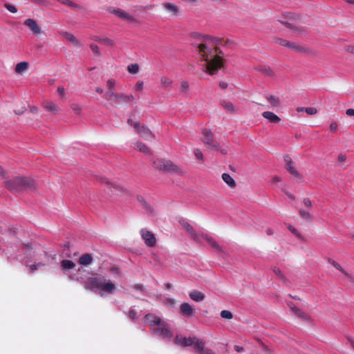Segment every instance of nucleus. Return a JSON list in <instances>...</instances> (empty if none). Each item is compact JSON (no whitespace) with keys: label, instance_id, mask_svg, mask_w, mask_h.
<instances>
[{"label":"nucleus","instance_id":"nucleus-1","mask_svg":"<svg viewBox=\"0 0 354 354\" xmlns=\"http://www.w3.org/2000/svg\"><path fill=\"white\" fill-rule=\"evenodd\" d=\"M199 42L194 46L202 62H205L204 72L210 75L216 74L223 66V52L218 46L220 39L209 35H201Z\"/></svg>","mask_w":354,"mask_h":354},{"label":"nucleus","instance_id":"nucleus-2","mask_svg":"<svg viewBox=\"0 0 354 354\" xmlns=\"http://www.w3.org/2000/svg\"><path fill=\"white\" fill-rule=\"evenodd\" d=\"M84 286L88 290L93 291L98 289L108 294L113 293L116 289L115 284L102 275L88 277L84 282Z\"/></svg>","mask_w":354,"mask_h":354},{"label":"nucleus","instance_id":"nucleus-3","mask_svg":"<svg viewBox=\"0 0 354 354\" xmlns=\"http://www.w3.org/2000/svg\"><path fill=\"white\" fill-rule=\"evenodd\" d=\"M176 343L182 346H193L197 354H215L213 351L205 347V342L203 340L195 336L185 337L177 335L176 337Z\"/></svg>","mask_w":354,"mask_h":354},{"label":"nucleus","instance_id":"nucleus-4","mask_svg":"<svg viewBox=\"0 0 354 354\" xmlns=\"http://www.w3.org/2000/svg\"><path fill=\"white\" fill-rule=\"evenodd\" d=\"M5 187L10 192H21L35 187V181L28 177L16 176L4 182Z\"/></svg>","mask_w":354,"mask_h":354},{"label":"nucleus","instance_id":"nucleus-5","mask_svg":"<svg viewBox=\"0 0 354 354\" xmlns=\"http://www.w3.org/2000/svg\"><path fill=\"white\" fill-rule=\"evenodd\" d=\"M145 319L155 326L153 328L154 334L162 338H171L172 337V333L160 317L148 314L145 315Z\"/></svg>","mask_w":354,"mask_h":354},{"label":"nucleus","instance_id":"nucleus-6","mask_svg":"<svg viewBox=\"0 0 354 354\" xmlns=\"http://www.w3.org/2000/svg\"><path fill=\"white\" fill-rule=\"evenodd\" d=\"M202 134L203 136L202 142L209 149L214 151H219L222 154L224 155L227 153V149L221 147L219 143L214 140V136L210 130L205 129L202 131Z\"/></svg>","mask_w":354,"mask_h":354},{"label":"nucleus","instance_id":"nucleus-7","mask_svg":"<svg viewBox=\"0 0 354 354\" xmlns=\"http://www.w3.org/2000/svg\"><path fill=\"white\" fill-rule=\"evenodd\" d=\"M153 165L156 169L164 172L183 173V170L169 160L158 158L153 161Z\"/></svg>","mask_w":354,"mask_h":354},{"label":"nucleus","instance_id":"nucleus-8","mask_svg":"<svg viewBox=\"0 0 354 354\" xmlns=\"http://www.w3.org/2000/svg\"><path fill=\"white\" fill-rule=\"evenodd\" d=\"M105 98L112 104L129 103L134 100V97L132 95L118 93L116 91H106Z\"/></svg>","mask_w":354,"mask_h":354},{"label":"nucleus","instance_id":"nucleus-9","mask_svg":"<svg viewBox=\"0 0 354 354\" xmlns=\"http://www.w3.org/2000/svg\"><path fill=\"white\" fill-rule=\"evenodd\" d=\"M287 20H279V21L287 26L288 28L292 29L295 35H299L304 32L302 27H297L293 24L294 22L300 21V17L294 13H288L286 15Z\"/></svg>","mask_w":354,"mask_h":354},{"label":"nucleus","instance_id":"nucleus-10","mask_svg":"<svg viewBox=\"0 0 354 354\" xmlns=\"http://www.w3.org/2000/svg\"><path fill=\"white\" fill-rule=\"evenodd\" d=\"M127 123L136 129L137 132L141 135L142 138L146 140H151L154 138L152 132L145 126L140 127V124L137 122H133L131 119H129Z\"/></svg>","mask_w":354,"mask_h":354},{"label":"nucleus","instance_id":"nucleus-11","mask_svg":"<svg viewBox=\"0 0 354 354\" xmlns=\"http://www.w3.org/2000/svg\"><path fill=\"white\" fill-rule=\"evenodd\" d=\"M140 235L148 247H153L156 245V239L154 234L151 232L147 229H142L140 230Z\"/></svg>","mask_w":354,"mask_h":354},{"label":"nucleus","instance_id":"nucleus-12","mask_svg":"<svg viewBox=\"0 0 354 354\" xmlns=\"http://www.w3.org/2000/svg\"><path fill=\"white\" fill-rule=\"evenodd\" d=\"M109 12L115 15L116 17L122 19H124V20H127V21H136V19L131 16V15L128 14L127 12H126L125 11L120 9V8H110L109 9Z\"/></svg>","mask_w":354,"mask_h":354},{"label":"nucleus","instance_id":"nucleus-13","mask_svg":"<svg viewBox=\"0 0 354 354\" xmlns=\"http://www.w3.org/2000/svg\"><path fill=\"white\" fill-rule=\"evenodd\" d=\"M284 160L286 163V169L294 176L298 178H301V175L297 171V170L295 168V163L292 160V159L288 155H286L284 157Z\"/></svg>","mask_w":354,"mask_h":354},{"label":"nucleus","instance_id":"nucleus-14","mask_svg":"<svg viewBox=\"0 0 354 354\" xmlns=\"http://www.w3.org/2000/svg\"><path fill=\"white\" fill-rule=\"evenodd\" d=\"M24 25L28 27L32 30V32L35 35H39L42 32L39 24L35 19H27L24 21Z\"/></svg>","mask_w":354,"mask_h":354},{"label":"nucleus","instance_id":"nucleus-15","mask_svg":"<svg viewBox=\"0 0 354 354\" xmlns=\"http://www.w3.org/2000/svg\"><path fill=\"white\" fill-rule=\"evenodd\" d=\"M202 238L205 240L212 248L216 250L218 252H222L223 249L222 247L218 245V243L216 241V240L212 237L205 234L204 233L199 234V239Z\"/></svg>","mask_w":354,"mask_h":354},{"label":"nucleus","instance_id":"nucleus-16","mask_svg":"<svg viewBox=\"0 0 354 354\" xmlns=\"http://www.w3.org/2000/svg\"><path fill=\"white\" fill-rule=\"evenodd\" d=\"M180 313L187 317H192L195 313V310L188 303H183L180 306Z\"/></svg>","mask_w":354,"mask_h":354},{"label":"nucleus","instance_id":"nucleus-17","mask_svg":"<svg viewBox=\"0 0 354 354\" xmlns=\"http://www.w3.org/2000/svg\"><path fill=\"white\" fill-rule=\"evenodd\" d=\"M43 107L48 112L56 114L60 111V108L52 101H45L43 102Z\"/></svg>","mask_w":354,"mask_h":354},{"label":"nucleus","instance_id":"nucleus-18","mask_svg":"<svg viewBox=\"0 0 354 354\" xmlns=\"http://www.w3.org/2000/svg\"><path fill=\"white\" fill-rule=\"evenodd\" d=\"M61 35L68 42L75 46H80V41L72 34L68 32H62Z\"/></svg>","mask_w":354,"mask_h":354},{"label":"nucleus","instance_id":"nucleus-19","mask_svg":"<svg viewBox=\"0 0 354 354\" xmlns=\"http://www.w3.org/2000/svg\"><path fill=\"white\" fill-rule=\"evenodd\" d=\"M182 225L185 227L187 232L190 234L191 237L196 241H199V234H197L194 230L193 227L185 221H183Z\"/></svg>","mask_w":354,"mask_h":354},{"label":"nucleus","instance_id":"nucleus-20","mask_svg":"<svg viewBox=\"0 0 354 354\" xmlns=\"http://www.w3.org/2000/svg\"><path fill=\"white\" fill-rule=\"evenodd\" d=\"M262 116L272 123H279L281 118L271 111H264Z\"/></svg>","mask_w":354,"mask_h":354},{"label":"nucleus","instance_id":"nucleus-21","mask_svg":"<svg viewBox=\"0 0 354 354\" xmlns=\"http://www.w3.org/2000/svg\"><path fill=\"white\" fill-rule=\"evenodd\" d=\"M163 6L167 12H170L174 16L178 15L180 12L179 8L174 3L169 2L165 3Z\"/></svg>","mask_w":354,"mask_h":354},{"label":"nucleus","instance_id":"nucleus-22","mask_svg":"<svg viewBox=\"0 0 354 354\" xmlns=\"http://www.w3.org/2000/svg\"><path fill=\"white\" fill-rule=\"evenodd\" d=\"M287 48H289L295 52L301 53H305L308 51L305 46L291 41H289V44L288 45Z\"/></svg>","mask_w":354,"mask_h":354},{"label":"nucleus","instance_id":"nucleus-23","mask_svg":"<svg viewBox=\"0 0 354 354\" xmlns=\"http://www.w3.org/2000/svg\"><path fill=\"white\" fill-rule=\"evenodd\" d=\"M221 106L229 113H234L236 112V107L230 102L223 100L221 102Z\"/></svg>","mask_w":354,"mask_h":354},{"label":"nucleus","instance_id":"nucleus-24","mask_svg":"<svg viewBox=\"0 0 354 354\" xmlns=\"http://www.w3.org/2000/svg\"><path fill=\"white\" fill-rule=\"evenodd\" d=\"M189 297L194 301H201L204 299L205 295L198 290H192L189 293Z\"/></svg>","mask_w":354,"mask_h":354},{"label":"nucleus","instance_id":"nucleus-25","mask_svg":"<svg viewBox=\"0 0 354 354\" xmlns=\"http://www.w3.org/2000/svg\"><path fill=\"white\" fill-rule=\"evenodd\" d=\"M93 262V258L90 254H84L79 259V263L82 266H88Z\"/></svg>","mask_w":354,"mask_h":354},{"label":"nucleus","instance_id":"nucleus-26","mask_svg":"<svg viewBox=\"0 0 354 354\" xmlns=\"http://www.w3.org/2000/svg\"><path fill=\"white\" fill-rule=\"evenodd\" d=\"M160 82L162 88L167 89L171 87L173 80L167 76H162L160 77Z\"/></svg>","mask_w":354,"mask_h":354},{"label":"nucleus","instance_id":"nucleus-27","mask_svg":"<svg viewBox=\"0 0 354 354\" xmlns=\"http://www.w3.org/2000/svg\"><path fill=\"white\" fill-rule=\"evenodd\" d=\"M222 179L223 181L231 188H234L236 187V183L232 177L227 173H224L222 174Z\"/></svg>","mask_w":354,"mask_h":354},{"label":"nucleus","instance_id":"nucleus-28","mask_svg":"<svg viewBox=\"0 0 354 354\" xmlns=\"http://www.w3.org/2000/svg\"><path fill=\"white\" fill-rule=\"evenodd\" d=\"M28 66L29 64L27 62H19L16 65L15 71L19 74L22 73L28 70Z\"/></svg>","mask_w":354,"mask_h":354},{"label":"nucleus","instance_id":"nucleus-29","mask_svg":"<svg viewBox=\"0 0 354 354\" xmlns=\"http://www.w3.org/2000/svg\"><path fill=\"white\" fill-rule=\"evenodd\" d=\"M292 312L295 314V315H297L298 317L304 319V320H308L309 319V316L305 313L304 311H302L301 310L299 309L298 308H297L296 306H292L290 307Z\"/></svg>","mask_w":354,"mask_h":354},{"label":"nucleus","instance_id":"nucleus-30","mask_svg":"<svg viewBox=\"0 0 354 354\" xmlns=\"http://www.w3.org/2000/svg\"><path fill=\"white\" fill-rule=\"evenodd\" d=\"M266 99L273 107H279L281 104L279 97L276 95H269Z\"/></svg>","mask_w":354,"mask_h":354},{"label":"nucleus","instance_id":"nucleus-31","mask_svg":"<svg viewBox=\"0 0 354 354\" xmlns=\"http://www.w3.org/2000/svg\"><path fill=\"white\" fill-rule=\"evenodd\" d=\"M328 262L334 267L336 269H337L338 270H339L341 272H342L344 275H346L348 278H349L350 279H352L351 276L348 273L346 272L344 269L338 263H337L335 261L333 260V259H328Z\"/></svg>","mask_w":354,"mask_h":354},{"label":"nucleus","instance_id":"nucleus-32","mask_svg":"<svg viewBox=\"0 0 354 354\" xmlns=\"http://www.w3.org/2000/svg\"><path fill=\"white\" fill-rule=\"evenodd\" d=\"M135 149L144 153H149L150 152L147 146L141 142H138L136 143Z\"/></svg>","mask_w":354,"mask_h":354},{"label":"nucleus","instance_id":"nucleus-33","mask_svg":"<svg viewBox=\"0 0 354 354\" xmlns=\"http://www.w3.org/2000/svg\"><path fill=\"white\" fill-rule=\"evenodd\" d=\"M61 266L64 270H71L75 268V264L71 260H62L61 261Z\"/></svg>","mask_w":354,"mask_h":354},{"label":"nucleus","instance_id":"nucleus-34","mask_svg":"<svg viewBox=\"0 0 354 354\" xmlns=\"http://www.w3.org/2000/svg\"><path fill=\"white\" fill-rule=\"evenodd\" d=\"M259 71L263 73L264 75H268L269 77H274V73L272 69L269 66H262L259 68Z\"/></svg>","mask_w":354,"mask_h":354},{"label":"nucleus","instance_id":"nucleus-35","mask_svg":"<svg viewBox=\"0 0 354 354\" xmlns=\"http://www.w3.org/2000/svg\"><path fill=\"white\" fill-rule=\"evenodd\" d=\"M139 65L138 64H132L127 66V71L129 73L137 74L139 72Z\"/></svg>","mask_w":354,"mask_h":354},{"label":"nucleus","instance_id":"nucleus-36","mask_svg":"<svg viewBox=\"0 0 354 354\" xmlns=\"http://www.w3.org/2000/svg\"><path fill=\"white\" fill-rule=\"evenodd\" d=\"M273 42L277 44H279L281 46L287 47L289 44V41L279 38V37H274Z\"/></svg>","mask_w":354,"mask_h":354},{"label":"nucleus","instance_id":"nucleus-37","mask_svg":"<svg viewBox=\"0 0 354 354\" xmlns=\"http://www.w3.org/2000/svg\"><path fill=\"white\" fill-rule=\"evenodd\" d=\"M96 41L102 44H104L106 46H113L114 44L113 41L107 37L99 38V39H96Z\"/></svg>","mask_w":354,"mask_h":354},{"label":"nucleus","instance_id":"nucleus-38","mask_svg":"<svg viewBox=\"0 0 354 354\" xmlns=\"http://www.w3.org/2000/svg\"><path fill=\"white\" fill-rule=\"evenodd\" d=\"M299 215L301 216V217L302 218H304V220H306L307 221H310L312 220V216H311L310 214L308 212L305 211L304 209L299 210Z\"/></svg>","mask_w":354,"mask_h":354},{"label":"nucleus","instance_id":"nucleus-39","mask_svg":"<svg viewBox=\"0 0 354 354\" xmlns=\"http://www.w3.org/2000/svg\"><path fill=\"white\" fill-rule=\"evenodd\" d=\"M180 90L182 93H187L189 91V84L187 81H182L180 83Z\"/></svg>","mask_w":354,"mask_h":354},{"label":"nucleus","instance_id":"nucleus-40","mask_svg":"<svg viewBox=\"0 0 354 354\" xmlns=\"http://www.w3.org/2000/svg\"><path fill=\"white\" fill-rule=\"evenodd\" d=\"M115 81L113 79H111V80H107L106 82V88H107V91H115Z\"/></svg>","mask_w":354,"mask_h":354},{"label":"nucleus","instance_id":"nucleus-41","mask_svg":"<svg viewBox=\"0 0 354 354\" xmlns=\"http://www.w3.org/2000/svg\"><path fill=\"white\" fill-rule=\"evenodd\" d=\"M221 316L223 319H231L233 317L232 313L227 310H223L221 312Z\"/></svg>","mask_w":354,"mask_h":354},{"label":"nucleus","instance_id":"nucleus-42","mask_svg":"<svg viewBox=\"0 0 354 354\" xmlns=\"http://www.w3.org/2000/svg\"><path fill=\"white\" fill-rule=\"evenodd\" d=\"M60 3L65 4L71 8H79L78 5L71 1V0H58Z\"/></svg>","mask_w":354,"mask_h":354},{"label":"nucleus","instance_id":"nucleus-43","mask_svg":"<svg viewBox=\"0 0 354 354\" xmlns=\"http://www.w3.org/2000/svg\"><path fill=\"white\" fill-rule=\"evenodd\" d=\"M71 109L73 111V112L77 115H80L82 113V109L81 107L77 104H72L71 105Z\"/></svg>","mask_w":354,"mask_h":354},{"label":"nucleus","instance_id":"nucleus-44","mask_svg":"<svg viewBox=\"0 0 354 354\" xmlns=\"http://www.w3.org/2000/svg\"><path fill=\"white\" fill-rule=\"evenodd\" d=\"M287 225V227L288 229L295 235L297 237L301 239V234L298 232V231L293 227L290 224H288L286 225Z\"/></svg>","mask_w":354,"mask_h":354},{"label":"nucleus","instance_id":"nucleus-45","mask_svg":"<svg viewBox=\"0 0 354 354\" xmlns=\"http://www.w3.org/2000/svg\"><path fill=\"white\" fill-rule=\"evenodd\" d=\"M259 342L261 345V347L263 351L266 354H272V351L263 342H261V340H259Z\"/></svg>","mask_w":354,"mask_h":354},{"label":"nucleus","instance_id":"nucleus-46","mask_svg":"<svg viewBox=\"0 0 354 354\" xmlns=\"http://www.w3.org/2000/svg\"><path fill=\"white\" fill-rule=\"evenodd\" d=\"M272 271L274 272V273L275 274H277L278 277H279L283 281H286V279L284 277V275L282 274V272H281V271L280 270L279 268H278L277 267H274L272 269Z\"/></svg>","mask_w":354,"mask_h":354},{"label":"nucleus","instance_id":"nucleus-47","mask_svg":"<svg viewBox=\"0 0 354 354\" xmlns=\"http://www.w3.org/2000/svg\"><path fill=\"white\" fill-rule=\"evenodd\" d=\"M90 48L92 50V52L97 56H100V49H99V47L94 44H91L90 45Z\"/></svg>","mask_w":354,"mask_h":354},{"label":"nucleus","instance_id":"nucleus-48","mask_svg":"<svg viewBox=\"0 0 354 354\" xmlns=\"http://www.w3.org/2000/svg\"><path fill=\"white\" fill-rule=\"evenodd\" d=\"M305 112L308 115H315L317 113V109L315 107H306L305 108Z\"/></svg>","mask_w":354,"mask_h":354},{"label":"nucleus","instance_id":"nucleus-49","mask_svg":"<svg viewBox=\"0 0 354 354\" xmlns=\"http://www.w3.org/2000/svg\"><path fill=\"white\" fill-rule=\"evenodd\" d=\"M144 88V83L142 81H138L136 82L134 89L136 91L141 92Z\"/></svg>","mask_w":354,"mask_h":354},{"label":"nucleus","instance_id":"nucleus-50","mask_svg":"<svg viewBox=\"0 0 354 354\" xmlns=\"http://www.w3.org/2000/svg\"><path fill=\"white\" fill-rule=\"evenodd\" d=\"M194 155L197 158V159H198L201 161H203V155L200 149H194Z\"/></svg>","mask_w":354,"mask_h":354},{"label":"nucleus","instance_id":"nucleus-51","mask_svg":"<svg viewBox=\"0 0 354 354\" xmlns=\"http://www.w3.org/2000/svg\"><path fill=\"white\" fill-rule=\"evenodd\" d=\"M4 6L8 10H9L12 13H15L17 12V8L14 6L6 3Z\"/></svg>","mask_w":354,"mask_h":354},{"label":"nucleus","instance_id":"nucleus-52","mask_svg":"<svg viewBox=\"0 0 354 354\" xmlns=\"http://www.w3.org/2000/svg\"><path fill=\"white\" fill-rule=\"evenodd\" d=\"M44 266V263H39L37 264H33V265H30L29 266V268L30 270V271L32 272H34L35 270H37L39 267L40 266Z\"/></svg>","mask_w":354,"mask_h":354},{"label":"nucleus","instance_id":"nucleus-53","mask_svg":"<svg viewBox=\"0 0 354 354\" xmlns=\"http://www.w3.org/2000/svg\"><path fill=\"white\" fill-rule=\"evenodd\" d=\"M303 203L306 207L310 208L312 207L311 201L308 198H306L303 200Z\"/></svg>","mask_w":354,"mask_h":354},{"label":"nucleus","instance_id":"nucleus-54","mask_svg":"<svg viewBox=\"0 0 354 354\" xmlns=\"http://www.w3.org/2000/svg\"><path fill=\"white\" fill-rule=\"evenodd\" d=\"M129 317L130 319L135 320L137 319L136 312L134 310H130L129 312Z\"/></svg>","mask_w":354,"mask_h":354},{"label":"nucleus","instance_id":"nucleus-55","mask_svg":"<svg viewBox=\"0 0 354 354\" xmlns=\"http://www.w3.org/2000/svg\"><path fill=\"white\" fill-rule=\"evenodd\" d=\"M337 127H338V124L337 122H332L330 124V129L332 131H335L337 129Z\"/></svg>","mask_w":354,"mask_h":354},{"label":"nucleus","instance_id":"nucleus-56","mask_svg":"<svg viewBox=\"0 0 354 354\" xmlns=\"http://www.w3.org/2000/svg\"><path fill=\"white\" fill-rule=\"evenodd\" d=\"M57 92L62 97H64L65 88L63 86H59L57 88Z\"/></svg>","mask_w":354,"mask_h":354},{"label":"nucleus","instance_id":"nucleus-57","mask_svg":"<svg viewBox=\"0 0 354 354\" xmlns=\"http://www.w3.org/2000/svg\"><path fill=\"white\" fill-rule=\"evenodd\" d=\"M35 1L44 6H47L48 5V2L46 0H35Z\"/></svg>","mask_w":354,"mask_h":354},{"label":"nucleus","instance_id":"nucleus-58","mask_svg":"<svg viewBox=\"0 0 354 354\" xmlns=\"http://www.w3.org/2000/svg\"><path fill=\"white\" fill-rule=\"evenodd\" d=\"M346 157L344 154H339L338 156V161L339 162H344L346 161Z\"/></svg>","mask_w":354,"mask_h":354},{"label":"nucleus","instance_id":"nucleus-59","mask_svg":"<svg viewBox=\"0 0 354 354\" xmlns=\"http://www.w3.org/2000/svg\"><path fill=\"white\" fill-rule=\"evenodd\" d=\"M227 86H228V84L225 82H219V87L221 89H226L227 88Z\"/></svg>","mask_w":354,"mask_h":354},{"label":"nucleus","instance_id":"nucleus-60","mask_svg":"<svg viewBox=\"0 0 354 354\" xmlns=\"http://www.w3.org/2000/svg\"><path fill=\"white\" fill-rule=\"evenodd\" d=\"M138 200L142 203L143 206L148 210H150V207L149 206V205L147 204V203L146 201H145L143 200V198H142L141 199L138 198Z\"/></svg>","mask_w":354,"mask_h":354},{"label":"nucleus","instance_id":"nucleus-61","mask_svg":"<svg viewBox=\"0 0 354 354\" xmlns=\"http://www.w3.org/2000/svg\"><path fill=\"white\" fill-rule=\"evenodd\" d=\"M346 113L348 116H354V109H348L346 110Z\"/></svg>","mask_w":354,"mask_h":354},{"label":"nucleus","instance_id":"nucleus-62","mask_svg":"<svg viewBox=\"0 0 354 354\" xmlns=\"http://www.w3.org/2000/svg\"><path fill=\"white\" fill-rule=\"evenodd\" d=\"M234 348V351L236 352H242L244 350L243 347L239 346V345H235Z\"/></svg>","mask_w":354,"mask_h":354},{"label":"nucleus","instance_id":"nucleus-63","mask_svg":"<svg viewBox=\"0 0 354 354\" xmlns=\"http://www.w3.org/2000/svg\"><path fill=\"white\" fill-rule=\"evenodd\" d=\"M0 176H3L4 178L6 177V173L1 166H0Z\"/></svg>","mask_w":354,"mask_h":354},{"label":"nucleus","instance_id":"nucleus-64","mask_svg":"<svg viewBox=\"0 0 354 354\" xmlns=\"http://www.w3.org/2000/svg\"><path fill=\"white\" fill-rule=\"evenodd\" d=\"M348 340L351 346H352V348H354V340L351 337H348Z\"/></svg>","mask_w":354,"mask_h":354}]
</instances>
